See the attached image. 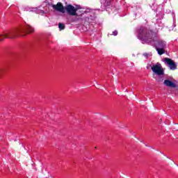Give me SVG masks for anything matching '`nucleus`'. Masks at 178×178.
Instances as JSON below:
<instances>
[{
  "mask_svg": "<svg viewBox=\"0 0 178 178\" xmlns=\"http://www.w3.org/2000/svg\"><path fill=\"white\" fill-rule=\"evenodd\" d=\"M51 8L60 13H65L66 10L67 13L70 16H77V11L79 10V8H75L71 4H68L65 7L61 2H58L57 4H51Z\"/></svg>",
  "mask_w": 178,
  "mask_h": 178,
  "instance_id": "f257e3e1",
  "label": "nucleus"
},
{
  "mask_svg": "<svg viewBox=\"0 0 178 178\" xmlns=\"http://www.w3.org/2000/svg\"><path fill=\"white\" fill-rule=\"evenodd\" d=\"M3 72V69L0 68V76L1 74H2Z\"/></svg>",
  "mask_w": 178,
  "mask_h": 178,
  "instance_id": "4468645a",
  "label": "nucleus"
},
{
  "mask_svg": "<svg viewBox=\"0 0 178 178\" xmlns=\"http://www.w3.org/2000/svg\"><path fill=\"white\" fill-rule=\"evenodd\" d=\"M153 33L145 27H140L138 31V38L139 40H151Z\"/></svg>",
  "mask_w": 178,
  "mask_h": 178,
  "instance_id": "7ed1b4c3",
  "label": "nucleus"
},
{
  "mask_svg": "<svg viewBox=\"0 0 178 178\" xmlns=\"http://www.w3.org/2000/svg\"><path fill=\"white\" fill-rule=\"evenodd\" d=\"M112 35H118V31H113Z\"/></svg>",
  "mask_w": 178,
  "mask_h": 178,
  "instance_id": "f8f14e48",
  "label": "nucleus"
},
{
  "mask_svg": "<svg viewBox=\"0 0 178 178\" xmlns=\"http://www.w3.org/2000/svg\"><path fill=\"white\" fill-rule=\"evenodd\" d=\"M152 70L156 74L162 76L164 74L163 70H162V65L159 63L156 64L152 67Z\"/></svg>",
  "mask_w": 178,
  "mask_h": 178,
  "instance_id": "20e7f679",
  "label": "nucleus"
},
{
  "mask_svg": "<svg viewBox=\"0 0 178 178\" xmlns=\"http://www.w3.org/2000/svg\"><path fill=\"white\" fill-rule=\"evenodd\" d=\"M156 51L159 55H163V54H165V51L163 50V49L156 48Z\"/></svg>",
  "mask_w": 178,
  "mask_h": 178,
  "instance_id": "1a4fd4ad",
  "label": "nucleus"
},
{
  "mask_svg": "<svg viewBox=\"0 0 178 178\" xmlns=\"http://www.w3.org/2000/svg\"><path fill=\"white\" fill-rule=\"evenodd\" d=\"M149 54H148L147 53L143 54V56H145L146 58H148V56H149Z\"/></svg>",
  "mask_w": 178,
  "mask_h": 178,
  "instance_id": "ddd939ff",
  "label": "nucleus"
},
{
  "mask_svg": "<svg viewBox=\"0 0 178 178\" xmlns=\"http://www.w3.org/2000/svg\"><path fill=\"white\" fill-rule=\"evenodd\" d=\"M164 60L167 63V65H168L171 70H176V69H177V65H176V63H175V61H173V60H172L171 58H165Z\"/></svg>",
  "mask_w": 178,
  "mask_h": 178,
  "instance_id": "39448f33",
  "label": "nucleus"
},
{
  "mask_svg": "<svg viewBox=\"0 0 178 178\" xmlns=\"http://www.w3.org/2000/svg\"><path fill=\"white\" fill-rule=\"evenodd\" d=\"M95 149H97V147H95Z\"/></svg>",
  "mask_w": 178,
  "mask_h": 178,
  "instance_id": "2eb2a0df",
  "label": "nucleus"
},
{
  "mask_svg": "<svg viewBox=\"0 0 178 178\" xmlns=\"http://www.w3.org/2000/svg\"><path fill=\"white\" fill-rule=\"evenodd\" d=\"M58 28L60 29V30H65V24L59 22L58 23Z\"/></svg>",
  "mask_w": 178,
  "mask_h": 178,
  "instance_id": "9d476101",
  "label": "nucleus"
},
{
  "mask_svg": "<svg viewBox=\"0 0 178 178\" xmlns=\"http://www.w3.org/2000/svg\"><path fill=\"white\" fill-rule=\"evenodd\" d=\"M76 16V21L77 22H81L83 20V18H81V17L83 16L82 15H75Z\"/></svg>",
  "mask_w": 178,
  "mask_h": 178,
  "instance_id": "9b49d317",
  "label": "nucleus"
},
{
  "mask_svg": "<svg viewBox=\"0 0 178 178\" xmlns=\"http://www.w3.org/2000/svg\"><path fill=\"white\" fill-rule=\"evenodd\" d=\"M22 33H23V29L20 28H15L8 31H4L3 34L0 35V42H2L5 38L15 40V38H17V37H19Z\"/></svg>",
  "mask_w": 178,
  "mask_h": 178,
  "instance_id": "f03ea898",
  "label": "nucleus"
},
{
  "mask_svg": "<svg viewBox=\"0 0 178 178\" xmlns=\"http://www.w3.org/2000/svg\"><path fill=\"white\" fill-rule=\"evenodd\" d=\"M164 86L166 87H171L172 88H176V83L172 82V81L169 79H165L163 82Z\"/></svg>",
  "mask_w": 178,
  "mask_h": 178,
  "instance_id": "0eeeda50",
  "label": "nucleus"
},
{
  "mask_svg": "<svg viewBox=\"0 0 178 178\" xmlns=\"http://www.w3.org/2000/svg\"><path fill=\"white\" fill-rule=\"evenodd\" d=\"M23 30V32H21V34H33L35 30L34 28L30 25H26L24 28H19Z\"/></svg>",
  "mask_w": 178,
  "mask_h": 178,
  "instance_id": "423d86ee",
  "label": "nucleus"
},
{
  "mask_svg": "<svg viewBox=\"0 0 178 178\" xmlns=\"http://www.w3.org/2000/svg\"><path fill=\"white\" fill-rule=\"evenodd\" d=\"M165 46H166V42L163 40H161V41L158 42L156 44L157 48L163 49V48H165Z\"/></svg>",
  "mask_w": 178,
  "mask_h": 178,
  "instance_id": "6e6552de",
  "label": "nucleus"
}]
</instances>
